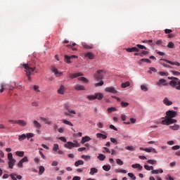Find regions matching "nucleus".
<instances>
[{"label": "nucleus", "mask_w": 180, "mask_h": 180, "mask_svg": "<svg viewBox=\"0 0 180 180\" xmlns=\"http://www.w3.org/2000/svg\"><path fill=\"white\" fill-rule=\"evenodd\" d=\"M176 115H178L176 111L168 110L166 112V116L165 117H162V119L164 120L161 121L160 124L169 126V124H174V123H176V120L174 119V117H176Z\"/></svg>", "instance_id": "nucleus-1"}, {"label": "nucleus", "mask_w": 180, "mask_h": 180, "mask_svg": "<svg viewBox=\"0 0 180 180\" xmlns=\"http://www.w3.org/2000/svg\"><path fill=\"white\" fill-rule=\"evenodd\" d=\"M22 67L25 68V72H26V75L28 78V81H32V77H30L33 72H34V70L36 68H32L30 64H23Z\"/></svg>", "instance_id": "nucleus-2"}, {"label": "nucleus", "mask_w": 180, "mask_h": 180, "mask_svg": "<svg viewBox=\"0 0 180 180\" xmlns=\"http://www.w3.org/2000/svg\"><path fill=\"white\" fill-rule=\"evenodd\" d=\"M169 79H173L169 82V85L172 88H175L177 91H180V79L177 77H168Z\"/></svg>", "instance_id": "nucleus-3"}, {"label": "nucleus", "mask_w": 180, "mask_h": 180, "mask_svg": "<svg viewBox=\"0 0 180 180\" xmlns=\"http://www.w3.org/2000/svg\"><path fill=\"white\" fill-rule=\"evenodd\" d=\"M86 98L89 101H95V99L102 101L103 98V94L102 93H96L94 95L86 96Z\"/></svg>", "instance_id": "nucleus-4"}, {"label": "nucleus", "mask_w": 180, "mask_h": 180, "mask_svg": "<svg viewBox=\"0 0 180 180\" xmlns=\"http://www.w3.org/2000/svg\"><path fill=\"white\" fill-rule=\"evenodd\" d=\"M74 143L68 141L64 144V147H65V148H68L69 150H71L72 147H79V144L78 143L77 141H74Z\"/></svg>", "instance_id": "nucleus-5"}, {"label": "nucleus", "mask_w": 180, "mask_h": 180, "mask_svg": "<svg viewBox=\"0 0 180 180\" xmlns=\"http://www.w3.org/2000/svg\"><path fill=\"white\" fill-rule=\"evenodd\" d=\"M102 72H103V70H99L94 75V78L95 79H96V81H99L100 79H102V78H103V75H102Z\"/></svg>", "instance_id": "nucleus-6"}, {"label": "nucleus", "mask_w": 180, "mask_h": 180, "mask_svg": "<svg viewBox=\"0 0 180 180\" xmlns=\"http://www.w3.org/2000/svg\"><path fill=\"white\" fill-rule=\"evenodd\" d=\"M51 72H53V74H54V75H56V77H61L63 75V72H58V69H57L54 66H52L51 68Z\"/></svg>", "instance_id": "nucleus-7"}, {"label": "nucleus", "mask_w": 180, "mask_h": 180, "mask_svg": "<svg viewBox=\"0 0 180 180\" xmlns=\"http://www.w3.org/2000/svg\"><path fill=\"white\" fill-rule=\"evenodd\" d=\"M71 58H78V56H75V55H72L71 56H69L68 55L65 56V61L68 63V64H71Z\"/></svg>", "instance_id": "nucleus-8"}, {"label": "nucleus", "mask_w": 180, "mask_h": 180, "mask_svg": "<svg viewBox=\"0 0 180 180\" xmlns=\"http://www.w3.org/2000/svg\"><path fill=\"white\" fill-rule=\"evenodd\" d=\"M105 92H109L110 94H117V91L116 89L112 86L106 87L105 89Z\"/></svg>", "instance_id": "nucleus-9"}, {"label": "nucleus", "mask_w": 180, "mask_h": 180, "mask_svg": "<svg viewBox=\"0 0 180 180\" xmlns=\"http://www.w3.org/2000/svg\"><path fill=\"white\" fill-rule=\"evenodd\" d=\"M126 51H127V53H139L140 49L137 47L127 48L126 49Z\"/></svg>", "instance_id": "nucleus-10"}, {"label": "nucleus", "mask_w": 180, "mask_h": 180, "mask_svg": "<svg viewBox=\"0 0 180 180\" xmlns=\"http://www.w3.org/2000/svg\"><path fill=\"white\" fill-rule=\"evenodd\" d=\"M156 84L158 85V86H165L167 85V80L165 79H160Z\"/></svg>", "instance_id": "nucleus-11"}, {"label": "nucleus", "mask_w": 180, "mask_h": 180, "mask_svg": "<svg viewBox=\"0 0 180 180\" xmlns=\"http://www.w3.org/2000/svg\"><path fill=\"white\" fill-rule=\"evenodd\" d=\"M78 77H84V74L82 72H77L70 75V78L74 79V78H78Z\"/></svg>", "instance_id": "nucleus-12"}, {"label": "nucleus", "mask_w": 180, "mask_h": 180, "mask_svg": "<svg viewBox=\"0 0 180 180\" xmlns=\"http://www.w3.org/2000/svg\"><path fill=\"white\" fill-rule=\"evenodd\" d=\"M15 162H16V160H15V159H11V160H8V168L10 169H13V166L15 165Z\"/></svg>", "instance_id": "nucleus-13"}, {"label": "nucleus", "mask_w": 180, "mask_h": 180, "mask_svg": "<svg viewBox=\"0 0 180 180\" xmlns=\"http://www.w3.org/2000/svg\"><path fill=\"white\" fill-rule=\"evenodd\" d=\"M162 61H165L168 64H171V65H176L177 67H179L180 63L179 62H172L167 59H160Z\"/></svg>", "instance_id": "nucleus-14"}, {"label": "nucleus", "mask_w": 180, "mask_h": 180, "mask_svg": "<svg viewBox=\"0 0 180 180\" xmlns=\"http://www.w3.org/2000/svg\"><path fill=\"white\" fill-rule=\"evenodd\" d=\"M64 108L66 110H68V112H69V113H71L72 115H77L75 110H70V107L68 106V103L64 104Z\"/></svg>", "instance_id": "nucleus-15"}, {"label": "nucleus", "mask_w": 180, "mask_h": 180, "mask_svg": "<svg viewBox=\"0 0 180 180\" xmlns=\"http://www.w3.org/2000/svg\"><path fill=\"white\" fill-rule=\"evenodd\" d=\"M84 57L89 60H94V58H95V55H94L92 52H88L84 55Z\"/></svg>", "instance_id": "nucleus-16"}, {"label": "nucleus", "mask_w": 180, "mask_h": 180, "mask_svg": "<svg viewBox=\"0 0 180 180\" xmlns=\"http://www.w3.org/2000/svg\"><path fill=\"white\" fill-rule=\"evenodd\" d=\"M65 91V86L64 85H60V87L58 89V94L60 95H64Z\"/></svg>", "instance_id": "nucleus-17"}, {"label": "nucleus", "mask_w": 180, "mask_h": 180, "mask_svg": "<svg viewBox=\"0 0 180 180\" xmlns=\"http://www.w3.org/2000/svg\"><path fill=\"white\" fill-rule=\"evenodd\" d=\"M74 88L76 91H85V86L82 85L77 84L75 85Z\"/></svg>", "instance_id": "nucleus-18"}, {"label": "nucleus", "mask_w": 180, "mask_h": 180, "mask_svg": "<svg viewBox=\"0 0 180 180\" xmlns=\"http://www.w3.org/2000/svg\"><path fill=\"white\" fill-rule=\"evenodd\" d=\"M15 123H17V124H19V126H22V127H25V126L27 124V123L25 121L22 120H16Z\"/></svg>", "instance_id": "nucleus-19"}, {"label": "nucleus", "mask_w": 180, "mask_h": 180, "mask_svg": "<svg viewBox=\"0 0 180 180\" xmlns=\"http://www.w3.org/2000/svg\"><path fill=\"white\" fill-rule=\"evenodd\" d=\"M91 141V138L88 136H86L84 137H82V141H81V144H84V143H86V141Z\"/></svg>", "instance_id": "nucleus-20"}, {"label": "nucleus", "mask_w": 180, "mask_h": 180, "mask_svg": "<svg viewBox=\"0 0 180 180\" xmlns=\"http://www.w3.org/2000/svg\"><path fill=\"white\" fill-rule=\"evenodd\" d=\"M96 137L97 139H103V140H105V139H108V135L98 133L96 134Z\"/></svg>", "instance_id": "nucleus-21"}, {"label": "nucleus", "mask_w": 180, "mask_h": 180, "mask_svg": "<svg viewBox=\"0 0 180 180\" xmlns=\"http://www.w3.org/2000/svg\"><path fill=\"white\" fill-rule=\"evenodd\" d=\"M163 103H165V105H166L167 106H171V105H172V101H170L168 98H165L163 100Z\"/></svg>", "instance_id": "nucleus-22"}, {"label": "nucleus", "mask_w": 180, "mask_h": 180, "mask_svg": "<svg viewBox=\"0 0 180 180\" xmlns=\"http://www.w3.org/2000/svg\"><path fill=\"white\" fill-rule=\"evenodd\" d=\"M162 172H164V170H162V169H153L151 173L152 174H162Z\"/></svg>", "instance_id": "nucleus-23"}, {"label": "nucleus", "mask_w": 180, "mask_h": 180, "mask_svg": "<svg viewBox=\"0 0 180 180\" xmlns=\"http://www.w3.org/2000/svg\"><path fill=\"white\" fill-rule=\"evenodd\" d=\"M33 124H34V127H35L36 129L41 128V124L39 122L34 120Z\"/></svg>", "instance_id": "nucleus-24"}, {"label": "nucleus", "mask_w": 180, "mask_h": 180, "mask_svg": "<svg viewBox=\"0 0 180 180\" xmlns=\"http://www.w3.org/2000/svg\"><path fill=\"white\" fill-rule=\"evenodd\" d=\"M40 120H41V122H44V123H45L46 124H49L50 126V124H51V121L47 120L45 117H40Z\"/></svg>", "instance_id": "nucleus-25"}, {"label": "nucleus", "mask_w": 180, "mask_h": 180, "mask_svg": "<svg viewBox=\"0 0 180 180\" xmlns=\"http://www.w3.org/2000/svg\"><path fill=\"white\" fill-rule=\"evenodd\" d=\"M94 174H98V169L96 167H92L90 169V175H94Z\"/></svg>", "instance_id": "nucleus-26"}, {"label": "nucleus", "mask_w": 180, "mask_h": 180, "mask_svg": "<svg viewBox=\"0 0 180 180\" xmlns=\"http://www.w3.org/2000/svg\"><path fill=\"white\" fill-rule=\"evenodd\" d=\"M132 168H138L139 171H141V169H143V166H141V165L136 163L134 165H132Z\"/></svg>", "instance_id": "nucleus-27"}, {"label": "nucleus", "mask_w": 180, "mask_h": 180, "mask_svg": "<svg viewBox=\"0 0 180 180\" xmlns=\"http://www.w3.org/2000/svg\"><path fill=\"white\" fill-rule=\"evenodd\" d=\"M82 46L84 49H86L87 50H91V49H94V46L92 45H89L87 44H82Z\"/></svg>", "instance_id": "nucleus-28"}, {"label": "nucleus", "mask_w": 180, "mask_h": 180, "mask_svg": "<svg viewBox=\"0 0 180 180\" xmlns=\"http://www.w3.org/2000/svg\"><path fill=\"white\" fill-rule=\"evenodd\" d=\"M79 165H84V160H78L75 162V167H79Z\"/></svg>", "instance_id": "nucleus-29"}, {"label": "nucleus", "mask_w": 180, "mask_h": 180, "mask_svg": "<svg viewBox=\"0 0 180 180\" xmlns=\"http://www.w3.org/2000/svg\"><path fill=\"white\" fill-rule=\"evenodd\" d=\"M97 158L98 160H99V161H105V158H106V156H105V155L103 154H99Z\"/></svg>", "instance_id": "nucleus-30"}, {"label": "nucleus", "mask_w": 180, "mask_h": 180, "mask_svg": "<svg viewBox=\"0 0 180 180\" xmlns=\"http://www.w3.org/2000/svg\"><path fill=\"white\" fill-rule=\"evenodd\" d=\"M144 168L146 169V171H153V169H154V167L149 166L148 165H145Z\"/></svg>", "instance_id": "nucleus-31"}, {"label": "nucleus", "mask_w": 180, "mask_h": 180, "mask_svg": "<svg viewBox=\"0 0 180 180\" xmlns=\"http://www.w3.org/2000/svg\"><path fill=\"white\" fill-rule=\"evenodd\" d=\"M169 129H171L172 130H179V125L175 124L173 126H169Z\"/></svg>", "instance_id": "nucleus-32"}, {"label": "nucleus", "mask_w": 180, "mask_h": 180, "mask_svg": "<svg viewBox=\"0 0 180 180\" xmlns=\"http://www.w3.org/2000/svg\"><path fill=\"white\" fill-rule=\"evenodd\" d=\"M103 169L104 171H106V172H108V171H110V165H103Z\"/></svg>", "instance_id": "nucleus-33"}, {"label": "nucleus", "mask_w": 180, "mask_h": 180, "mask_svg": "<svg viewBox=\"0 0 180 180\" xmlns=\"http://www.w3.org/2000/svg\"><path fill=\"white\" fill-rule=\"evenodd\" d=\"M108 112L109 113H112V112H116V110H117V108H115V107H111V108H108L107 109Z\"/></svg>", "instance_id": "nucleus-34"}, {"label": "nucleus", "mask_w": 180, "mask_h": 180, "mask_svg": "<svg viewBox=\"0 0 180 180\" xmlns=\"http://www.w3.org/2000/svg\"><path fill=\"white\" fill-rule=\"evenodd\" d=\"M168 49H174L175 47V44L172 41H169L167 46Z\"/></svg>", "instance_id": "nucleus-35"}, {"label": "nucleus", "mask_w": 180, "mask_h": 180, "mask_svg": "<svg viewBox=\"0 0 180 180\" xmlns=\"http://www.w3.org/2000/svg\"><path fill=\"white\" fill-rule=\"evenodd\" d=\"M26 139V134H22V135H20L18 137L19 141H23Z\"/></svg>", "instance_id": "nucleus-36"}, {"label": "nucleus", "mask_w": 180, "mask_h": 180, "mask_svg": "<svg viewBox=\"0 0 180 180\" xmlns=\"http://www.w3.org/2000/svg\"><path fill=\"white\" fill-rule=\"evenodd\" d=\"M44 171H45L44 167L40 166L39 167V175H43V174L44 173Z\"/></svg>", "instance_id": "nucleus-37"}, {"label": "nucleus", "mask_w": 180, "mask_h": 180, "mask_svg": "<svg viewBox=\"0 0 180 180\" xmlns=\"http://www.w3.org/2000/svg\"><path fill=\"white\" fill-rule=\"evenodd\" d=\"M15 155H18V157H23L25 155V152L23 151H16Z\"/></svg>", "instance_id": "nucleus-38"}, {"label": "nucleus", "mask_w": 180, "mask_h": 180, "mask_svg": "<svg viewBox=\"0 0 180 180\" xmlns=\"http://www.w3.org/2000/svg\"><path fill=\"white\" fill-rule=\"evenodd\" d=\"M78 81H82L83 82H86V84H88L89 81L86 77H79Z\"/></svg>", "instance_id": "nucleus-39"}, {"label": "nucleus", "mask_w": 180, "mask_h": 180, "mask_svg": "<svg viewBox=\"0 0 180 180\" xmlns=\"http://www.w3.org/2000/svg\"><path fill=\"white\" fill-rule=\"evenodd\" d=\"M127 86H130V82H126L122 84V88H127Z\"/></svg>", "instance_id": "nucleus-40"}, {"label": "nucleus", "mask_w": 180, "mask_h": 180, "mask_svg": "<svg viewBox=\"0 0 180 180\" xmlns=\"http://www.w3.org/2000/svg\"><path fill=\"white\" fill-rule=\"evenodd\" d=\"M62 122L65 124H68V126H74V124H72L71 123V122L67 120H62Z\"/></svg>", "instance_id": "nucleus-41"}, {"label": "nucleus", "mask_w": 180, "mask_h": 180, "mask_svg": "<svg viewBox=\"0 0 180 180\" xmlns=\"http://www.w3.org/2000/svg\"><path fill=\"white\" fill-rule=\"evenodd\" d=\"M141 91H143L144 92H147V91H148V88L147 87V86L142 84L141 85Z\"/></svg>", "instance_id": "nucleus-42"}, {"label": "nucleus", "mask_w": 180, "mask_h": 180, "mask_svg": "<svg viewBox=\"0 0 180 180\" xmlns=\"http://www.w3.org/2000/svg\"><path fill=\"white\" fill-rule=\"evenodd\" d=\"M148 164H150V165H154L155 164H157V160H147Z\"/></svg>", "instance_id": "nucleus-43"}, {"label": "nucleus", "mask_w": 180, "mask_h": 180, "mask_svg": "<svg viewBox=\"0 0 180 180\" xmlns=\"http://www.w3.org/2000/svg\"><path fill=\"white\" fill-rule=\"evenodd\" d=\"M136 47H138V49H140L141 50H147V48L144 45L136 44Z\"/></svg>", "instance_id": "nucleus-44"}, {"label": "nucleus", "mask_w": 180, "mask_h": 180, "mask_svg": "<svg viewBox=\"0 0 180 180\" xmlns=\"http://www.w3.org/2000/svg\"><path fill=\"white\" fill-rule=\"evenodd\" d=\"M25 136L27 139H32V137H34V134L28 133V134H25Z\"/></svg>", "instance_id": "nucleus-45"}, {"label": "nucleus", "mask_w": 180, "mask_h": 180, "mask_svg": "<svg viewBox=\"0 0 180 180\" xmlns=\"http://www.w3.org/2000/svg\"><path fill=\"white\" fill-rule=\"evenodd\" d=\"M140 61H141L142 63H148V64H151V60H150V59L142 58L140 60Z\"/></svg>", "instance_id": "nucleus-46"}, {"label": "nucleus", "mask_w": 180, "mask_h": 180, "mask_svg": "<svg viewBox=\"0 0 180 180\" xmlns=\"http://www.w3.org/2000/svg\"><path fill=\"white\" fill-rule=\"evenodd\" d=\"M121 106H122V108H127V106H129V103L122 101L121 102Z\"/></svg>", "instance_id": "nucleus-47"}, {"label": "nucleus", "mask_w": 180, "mask_h": 180, "mask_svg": "<svg viewBox=\"0 0 180 180\" xmlns=\"http://www.w3.org/2000/svg\"><path fill=\"white\" fill-rule=\"evenodd\" d=\"M60 147L58 146V144L55 143L53 147V151H58V149Z\"/></svg>", "instance_id": "nucleus-48"}, {"label": "nucleus", "mask_w": 180, "mask_h": 180, "mask_svg": "<svg viewBox=\"0 0 180 180\" xmlns=\"http://www.w3.org/2000/svg\"><path fill=\"white\" fill-rule=\"evenodd\" d=\"M82 158L85 161H87L88 160H91V156L83 155H82Z\"/></svg>", "instance_id": "nucleus-49"}, {"label": "nucleus", "mask_w": 180, "mask_h": 180, "mask_svg": "<svg viewBox=\"0 0 180 180\" xmlns=\"http://www.w3.org/2000/svg\"><path fill=\"white\" fill-rule=\"evenodd\" d=\"M159 75H160L161 77H168V72H159Z\"/></svg>", "instance_id": "nucleus-50"}, {"label": "nucleus", "mask_w": 180, "mask_h": 180, "mask_svg": "<svg viewBox=\"0 0 180 180\" xmlns=\"http://www.w3.org/2000/svg\"><path fill=\"white\" fill-rule=\"evenodd\" d=\"M127 150H128L129 151H134V147H133V146H127L126 148H125Z\"/></svg>", "instance_id": "nucleus-51"}, {"label": "nucleus", "mask_w": 180, "mask_h": 180, "mask_svg": "<svg viewBox=\"0 0 180 180\" xmlns=\"http://www.w3.org/2000/svg\"><path fill=\"white\" fill-rule=\"evenodd\" d=\"M102 85H103V81H102V80H101L100 82L96 83V84H94V86H95L96 87L102 86Z\"/></svg>", "instance_id": "nucleus-52"}, {"label": "nucleus", "mask_w": 180, "mask_h": 180, "mask_svg": "<svg viewBox=\"0 0 180 180\" xmlns=\"http://www.w3.org/2000/svg\"><path fill=\"white\" fill-rule=\"evenodd\" d=\"M148 54V51H142L141 53V57H144V56H147Z\"/></svg>", "instance_id": "nucleus-53"}, {"label": "nucleus", "mask_w": 180, "mask_h": 180, "mask_svg": "<svg viewBox=\"0 0 180 180\" xmlns=\"http://www.w3.org/2000/svg\"><path fill=\"white\" fill-rule=\"evenodd\" d=\"M128 176H129V178H131L132 180H136V176H134V174H133V173H128Z\"/></svg>", "instance_id": "nucleus-54"}, {"label": "nucleus", "mask_w": 180, "mask_h": 180, "mask_svg": "<svg viewBox=\"0 0 180 180\" xmlns=\"http://www.w3.org/2000/svg\"><path fill=\"white\" fill-rule=\"evenodd\" d=\"M4 89H5V84H1L0 85V92H1V93L4 92Z\"/></svg>", "instance_id": "nucleus-55"}, {"label": "nucleus", "mask_w": 180, "mask_h": 180, "mask_svg": "<svg viewBox=\"0 0 180 180\" xmlns=\"http://www.w3.org/2000/svg\"><path fill=\"white\" fill-rule=\"evenodd\" d=\"M22 162H29V159H27V157L25 156L22 159L20 160Z\"/></svg>", "instance_id": "nucleus-56"}, {"label": "nucleus", "mask_w": 180, "mask_h": 180, "mask_svg": "<svg viewBox=\"0 0 180 180\" xmlns=\"http://www.w3.org/2000/svg\"><path fill=\"white\" fill-rule=\"evenodd\" d=\"M116 162L118 165H123V164H124L123 162L122 161V160H120V159H117Z\"/></svg>", "instance_id": "nucleus-57"}, {"label": "nucleus", "mask_w": 180, "mask_h": 180, "mask_svg": "<svg viewBox=\"0 0 180 180\" xmlns=\"http://www.w3.org/2000/svg\"><path fill=\"white\" fill-rule=\"evenodd\" d=\"M7 158H8V161L11 160H14V159H13V155H12V153H8Z\"/></svg>", "instance_id": "nucleus-58"}, {"label": "nucleus", "mask_w": 180, "mask_h": 180, "mask_svg": "<svg viewBox=\"0 0 180 180\" xmlns=\"http://www.w3.org/2000/svg\"><path fill=\"white\" fill-rule=\"evenodd\" d=\"M59 140H60V141H63V143H67V139H65V137L64 136L59 137Z\"/></svg>", "instance_id": "nucleus-59"}, {"label": "nucleus", "mask_w": 180, "mask_h": 180, "mask_svg": "<svg viewBox=\"0 0 180 180\" xmlns=\"http://www.w3.org/2000/svg\"><path fill=\"white\" fill-rule=\"evenodd\" d=\"M33 89L34 91H35V92H40V90L39 89V86L34 85L33 86Z\"/></svg>", "instance_id": "nucleus-60"}, {"label": "nucleus", "mask_w": 180, "mask_h": 180, "mask_svg": "<svg viewBox=\"0 0 180 180\" xmlns=\"http://www.w3.org/2000/svg\"><path fill=\"white\" fill-rule=\"evenodd\" d=\"M117 172H120V173H122V174H127V170L126 169H119L117 171Z\"/></svg>", "instance_id": "nucleus-61"}, {"label": "nucleus", "mask_w": 180, "mask_h": 180, "mask_svg": "<svg viewBox=\"0 0 180 180\" xmlns=\"http://www.w3.org/2000/svg\"><path fill=\"white\" fill-rule=\"evenodd\" d=\"M17 174H11L10 176L13 180H18V178L16 177Z\"/></svg>", "instance_id": "nucleus-62"}, {"label": "nucleus", "mask_w": 180, "mask_h": 180, "mask_svg": "<svg viewBox=\"0 0 180 180\" xmlns=\"http://www.w3.org/2000/svg\"><path fill=\"white\" fill-rule=\"evenodd\" d=\"M111 143H113L114 144H117V140L115 138H110Z\"/></svg>", "instance_id": "nucleus-63"}, {"label": "nucleus", "mask_w": 180, "mask_h": 180, "mask_svg": "<svg viewBox=\"0 0 180 180\" xmlns=\"http://www.w3.org/2000/svg\"><path fill=\"white\" fill-rule=\"evenodd\" d=\"M172 72L173 75H176V76L180 75V72L178 71L174 70V71H172Z\"/></svg>", "instance_id": "nucleus-64"}]
</instances>
